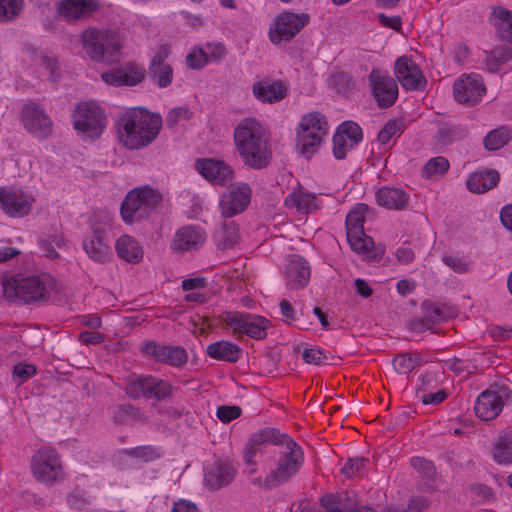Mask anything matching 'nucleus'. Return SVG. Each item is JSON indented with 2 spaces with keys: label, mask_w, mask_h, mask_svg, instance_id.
Masks as SVG:
<instances>
[{
  "label": "nucleus",
  "mask_w": 512,
  "mask_h": 512,
  "mask_svg": "<svg viewBox=\"0 0 512 512\" xmlns=\"http://www.w3.org/2000/svg\"><path fill=\"white\" fill-rule=\"evenodd\" d=\"M236 150L247 167L263 169L272 159L270 140L265 128L253 117L242 119L234 129Z\"/></svg>",
  "instance_id": "obj_1"
},
{
  "label": "nucleus",
  "mask_w": 512,
  "mask_h": 512,
  "mask_svg": "<svg viewBox=\"0 0 512 512\" xmlns=\"http://www.w3.org/2000/svg\"><path fill=\"white\" fill-rule=\"evenodd\" d=\"M159 114L134 107L123 113L117 121L120 142L128 149L139 150L150 145L162 128Z\"/></svg>",
  "instance_id": "obj_2"
},
{
  "label": "nucleus",
  "mask_w": 512,
  "mask_h": 512,
  "mask_svg": "<svg viewBox=\"0 0 512 512\" xmlns=\"http://www.w3.org/2000/svg\"><path fill=\"white\" fill-rule=\"evenodd\" d=\"M55 288L56 280L49 274L14 275L2 280L3 296L9 302H46Z\"/></svg>",
  "instance_id": "obj_3"
},
{
  "label": "nucleus",
  "mask_w": 512,
  "mask_h": 512,
  "mask_svg": "<svg viewBox=\"0 0 512 512\" xmlns=\"http://www.w3.org/2000/svg\"><path fill=\"white\" fill-rule=\"evenodd\" d=\"M304 464V452L292 438L279 447L274 468L264 479V486L271 490L289 482Z\"/></svg>",
  "instance_id": "obj_4"
},
{
  "label": "nucleus",
  "mask_w": 512,
  "mask_h": 512,
  "mask_svg": "<svg viewBox=\"0 0 512 512\" xmlns=\"http://www.w3.org/2000/svg\"><path fill=\"white\" fill-rule=\"evenodd\" d=\"M80 38L87 55L95 62L112 63L120 56L123 41L116 31L89 27Z\"/></svg>",
  "instance_id": "obj_5"
},
{
  "label": "nucleus",
  "mask_w": 512,
  "mask_h": 512,
  "mask_svg": "<svg viewBox=\"0 0 512 512\" xmlns=\"http://www.w3.org/2000/svg\"><path fill=\"white\" fill-rule=\"evenodd\" d=\"M114 226L111 214L106 210L96 211L91 220V233L84 237L82 246L89 257L97 263H107L112 257L109 234Z\"/></svg>",
  "instance_id": "obj_6"
},
{
  "label": "nucleus",
  "mask_w": 512,
  "mask_h": 512,
  "mask_svg": "<svg viewBox=\"0 0 512 512\" xmlns=\"http://www.w3.org/2000/svg\"><path fill=\"white\" fill-rule=\"evenodd\" d=\"M162 201L161 194L152 188H136L125 196L120 213L125 223L131 224L150 216Z\"/></svg>",
  "instance_id": "obj_7"
},
{
  "label": "nucleus",
  "mask_w": 512,
  "mask_h": 512,
  "mask_svg": "<svg viewBox=\"0 0 512 512\" xmlns=\"http://www.w3.org/2000/svg\"><path fill=\"white\" fill-rule=\"evenodd\" d=\"M328 133L325 117L318 112L304 115L299 123L297 146L307 159L314 155Z\"/></svg>",
  "instance_id": "obj_8"
},
{
  "label": "nucleus",
  "mask_w": 512,
  "mask_h": 512,
  "mask_svg": "<svg viewBox=\"0 0 512 512\" xmlns=\"http://www.w3.org/2000/svg\"><path fill=\"white\" fill-rule=\"evenodd\" d=\"M72 120L75 130L90 140L99 138L107 123L103 109L94 101L79 103L73 112Z\"/></svg>",
  "instance_id": "obj_9"
},
{
  "label": "nucleus",
  "mask_w": 512,
  "mask_h": 512,
  "mask_svg": "<svg viewBox=\"0 0 512 512\" xmlns=\"http://www.w3.org/2000/svg\"><path fill=\"white\" fill-rule=\"evenodd\" d=\"M31 471L39 482L49 487L65 477L61 458L51 447H42L33 455Z\"/></svg>",
  "instance_id": "obj_10"
},
{
  "label": "nucleus",
  "mask_w": 512,
  "mask_h": 512,
  "mask_svg": "<svg viewBox=\"0 0 512 512\" xmlns=\"http://www.w3.org/2000/svg\"><path fill=\"white\" fill-rule=\"evenodd\" d=\"M368 206L363 203L353 207L346 217V235L352 248L358 254L369 255L374 247L371 237L364 233L363 225Z\"/></svg>",
  "instance_id": "obj_11"
},
{
  "label": "nucleus",
  "mask_w": 512,
  "mask_h": 512,
  "mask_svg": "<svg viewBox=\"0 0 512 512\" xmlns=\"http://www.w3.org/2000/svg\"><path fill=\"white\" fill-rule=\"evenodd\" d=\"M512 391L502 384H494L480 393L474 405L476 416L484 421L495 419L510 400Z\"/></svg>",
  "instance_id": "obj_12"
},
{
  "label": "nucleus",
  "mask_w": 512,
  "mask_h": 512,
  "mask_svg": "<svg viewBox=\"0 0 512 512\" xmlns=\"http://www.w3.org/2000/svg\"><path fill=\"white\" fill-rule=\"evenodd\" d=\"M309 20L310 17L306 13L290 11L280 13L269 30L270 41L275 45L291 41L309 23Z\"/></svg>",
  "instance_id": "obj_13"
},
{
  "label": "nucleus",
  "mask_w": 512,
  "mask_h": 512,
  "mask_svg": "<svg viewBox=\"0 0 512 512\" xmlns=\"http://www.w3.org/2000/svg\"><path fill=\"white\" fill-rule=\"evenodd\" d=\"M20 121L25 130L38 139L49 137L53 130V122L48 113L42 106L33 101L23 105Z\"/></svg>",
  "instance_id": "obj_14"
},
{
  "label": "nucleus",
  "mask_w": 512,
  "mask_h": 512,
  "mask_svg": "<svg viewBox=\"0 0 512 512\" xmlns=\"http://www.w3.org/2000/svg\"><path fill=\"white\" fill-rule=\"evenodd\" d=\"M125 391L134 399L144 396L160 401L172 394V385L168 381L153 376H139L128 380Z\"/></svg>",
  "instance_id": "obj_15"
},
{
  "label": "nucleus",
  "mask_w": 512,
  "mask_h": 512,
  "mask_svg": "<svg viewBox=\"0 0 512 512\" xmlns=\"http://www.w3.org/2000/svg\"><path fill=\"white\" fill-rule=\"evenodd\" d=\"M368 82L372 95L380 108H389L396 102L398 86L387 71L373 69L368 75Z\"/></svg>",
  "instance_id": "obj_16"
},
{
  "label": "nucleus",
  "mask_w": 512,
  "mask_h": 512,
  "mask_svg": "<svg viewBox=\"0 0 512 512\" xmlns=\"http://www.w3.org/2000/svg\"><path fill=\"white\" fill-rule=\"evenodd\" d=\"M290 438L288 434L281 433L274 427L261 428L251 435L244 450V461L248 465L255 466L254 457L261 452L263 446L271 444L280 447Z\"/></svg>",
  "instance_id": "obj_17"
},
{
  "label": "nucleus",
  "mask_w": 512,
  "mask_h": 512,
  "mask_svg": "<svg viewBox=\"0 0 512 512\" xmlns=\"http://www.w3.org/2000/svg\"><path fill=\"white\" fill-rule=\"evenodd\" d=\"M251 189L248 184L239 182L230 185L220 200L221 214L230 218L242 213L250 203Z\"/></svg>",
  "instance_id": "obj_18"
},
{
  "label": "nucleus",
  "mask_w": 512,
  "mask_h": 512,
  "mask_svg": "<svg viewBox=\"0 0 512 512\" xmlns=\"http://www.w3.org/2000/svg\"><path fill=\"white\" fill-rule=\"evenodd\" d=\"M455 100L460 104L473 106L478 103L486 93L482 77L472 73L463 75L453 85Z\"/></svg>",
  "instance_id": "obj_19"
},
{
  "label": "nucleus",
  "mask_w": 512,
  "mask_h": 512,
  "mask_svg": "<svg viewBox=\"0 0 512 512\" xmlns=\"http://www.w3.org/2000/svg\"><path fill=\"white\" fill-rule=\"evenodd\" d=\"M394 74L405 90H422L427 84V80L419 66L407 56H401L396 60Z\"/></svg>",
  "instance_id": "obj_20"
},
{
  "label": "nucleus",
  "mask_w": 512,
  "mask_h": 512,
  "mask_svg": "<svg viewBox=\"0 0 512 512\" xmlns=\"http://www.w3.org/2000/svg\"><path fill=\"white\" fill-rule=\"evenodd\" d=\"M142 352L157 362L168 364L174 367H181L187 362V353L180 346L161 345L149 341L142 346Z\"/></svg>",
  "instance_id": "obj_21"
},
{
  "label": "nucleus",
  "mask_w": 512,
  "mask_h": 512,
  "mask_svg": "<svg viewBox=\"0 0 512 512\" xmlns=\"http://www.w3.org/2000/svg\"><path fill=\"white\" fill-rule=\"evenodd\" d=\"M99 8L97 0H60L56 3L57 15L67 22L84 20Z\"/></svg>",
  "instance_id": "obj_22"
},
{
  "label": "nucleus",
  "mask_w": 512,
  "mask_h": 512,
  "mask_svg": "<svg viewBox=\"0 0 512 512\" xmlns=\"http://www.w3.org/2000/svg\"><path fill=\"white\" fill-rule=\"evenodd\" d=\"M146 76L144 67L135 63H127L117 69L101 74V79L108 85L115 87L136 86L140 84Z\"/></svg>",
  "instance_id": "obj_23"
},
{
  "label": "nucleus",
  "mask_w": 512,
  "mask_h": 512,
  "mask_svg": "<svg viewBox=\"0 0 512 512\" xmlns=\"http://www.w3.org/2000/svg\"><path fill=\"white\" fill-rule=\"evenodd\" d=\"M196 170L214 185L224 186L232 181L234 171L232 167L222 160L213 158L198 159L195 163Z\"/></svg>",
  "instance_id": "obj_24"
},
{
  "label": "nucleus",
  "mask_w": 512,
  "mask_h": 512,
  "mask_svg": "<svg viewBox=\"0 0 512 512\" xmlns=\"http://www.w3.org/2000/svg\"><path fill=\"white\" fill-rule=\"evenodd\" d=\"M2 209L12 217H23L31 211L34 198L20 189H0Z\"/></svg>",
  "instance_id": "obj_25"
},
{
  "label": "nucleus",
  "mask_w": 512,
  "mask_h": 512,
  "mask_svg": "<svg viewBox=\"0 0 512 512\" xmlns=\"http://www.w3.org/2000/svg\"><path fill=\"white\" fill-rule=\"evenodd\" d=\"M288 92V85L282 80L265 77L252 85L253 96L264 104H275L282 101Z\"/></svg>",
  "instance_id": "obj_26"
},
{
  "label": "nucleus",
  "mask_w": 512,
  "mask_h": 512,
  "mask_svg": "<svg viewBox=\"0 0 512 512\" xmlns=\"http://www.w3.org/2000/svg\"><path fill=\"white\" fill-rule=\"evenodd\" d=\"M206 237L205 231L199 226H183L174 235L172 249L180 253L197 250L203 246Z\"/></svg>",
  "instance_id": "obj_27"
},
{
  "label": "nucleus",
  "mask_w": 512,
  "mask_h": 512,
  "mask_svg": "<svg viewBox=\"0 0 512 512\" xmlns=\"http://www.w3.org/2000/svg\"><path fill=\"white\" fill-rule=\"evenodd\" d=\"M286 285L291 289L304 288L310 279L308 262L299 255H292L285 267Z\"/></svg>",
  "instance_id": "obj_28"
},
{
  "label": "nucleus",
  "mask_w": 512,
  "mask_h": 512,
  "mask_svg": "<svg viewBox=\"0 0 512 512\" xmlns=\"http://www.w3.org/2000/svg\"><path fill=\"white\" fill-rule=\"evenodd\" d=\"M422 312L421 318L414 319L410 323L411 329L417 332L432 330L436 323L447 318L444 306L436 302L425 301L422 304Z\"/></svg>",
  "instance_id": "obj_29"
},
{
  "label": "nucleus",
  "mask_w": 512,
  "mask_h": 512,
  "mask_svg": "<svg viewBox=\"0 0 512 512\" xmlns=\"http://www.w3.org/2000/svg\"><path fill=\"white\" fill-rule=\"evenodd\" d=\"M236 468L233 464L217 460L205 475L206 485L213 490H218L229 485L236 476Z\"/></svg>",
  "instance_id": "obj_30"
},
{
  "label": "nucleus",
  "mask_w": 512,
  "mask_h": 512,
  "mask_svg": "<svg viewBox=\"0 0 512 512\" xmlns=\"http://www.w3.org/2000/svg\"><path fill=\"white\" fill-rule=\"evenodd\" d=\"M168 49L161 47L153 57L149 68L150 76L155 79L161 88L169 86L173 79V69L165 62Z\"/></svg>",
  "instance_id": "obj_31"
},
{
  "label": "nucleus",
  "mask_w": 512,
  "mask_h": 512,
  "mask_svg": "<svg viewBox=\"0 0 512 512\" xmlns=\"http://www.w3.org/2000/svg\"><path fill=\"white\" fill-rule=\"evenodd\" d=\"M375 197L378 205L391 210H403L409 203V195L400 188L382 187Z\"/></svg>",
  "instance_id": "obj_32"
},
{
  "label": "nucleus",
  "mask_w": 512,
  "mask_h": 512,
  "mask_svg": "<svg viewBox=\"0 0 512 512\" xmlns=\"http://www.w3.org/2000/svg\"><path fill=\"white\" fill-rule=\"evenodd\" d=\"M499 180L497 171L484 169L472 173L466 181V186L472 193H485L497 186Z\"/></svg>",
  "instance_id": "obj_33"
},
{
  "label": "nucleus",
  "mask_w": 512,
  "mask_h": 512,
  "mask_svg": "<svg viewBox=\"0 0 512 512\" xmlns=\"http://www.w3.org/2000/svg\"><path fill=\"white\" fill-rule=\"evenodd\" d=\"M117 256L129 263H139L143 258V249L130 235H122L115 242Z\"/></svg>",
  "instance_id": "obj_34"
},
{
  "label": "nucleus",
  "mask_w": 512,
  "mask_h": 512,
  "mask_svg": "<svg viewBox=\"0 0 512 512\" xmlns=\"http://www.w3.org/2000/svg\"><path fill=\"white\" fill-rule=\"evenodd\" d=\"M207 354L216 360L235 363L241 356V348L229 341H217L211 343L206 348Z\"/></svg>",
  "instance_id": "obj_35"
},
{
  "label": "nucleus",
  "mask_w": 512,
  "mask_h": 512,
  "mask_svg": "<svg viewBox=\"0 0 512 512\" xmlns=\"http://www.w3.org/2000/svg\"><path fill=\"white\" fill-rule=\"evenodd\" d=\"M492 17L497 35L502 40L512 43V11L497 7L493 9Z\"/></svg>",
  "instance_id": "obj_36"
},
{
  "label": "nucleus",
  "mask_w": 512,
  "mask_h": 512,
  "mask_svg": "<svg viewBox=\"0 0 512 512\" xmlns=\"http://www.w3.org/2000/svg\"><path fill=\"white\" fill-rule=\"evenodd\" d=\"M285 204L289 207H295L300 213H309L316 209V197L307 192H293L286 199Z\"/></svg>",
  "instance_id": "obj_37"
},
{
  "label": "nucleus",
  "mask_w": 512,
  "mask_h": 512,
  "mask_svg": "<svg viewBox=\"0 0 512 512\" xmlns=\"http://www.w3.org/2000/svg\"><path fill=\"white\" fill-rule=\"evenodd\" d=\"M492 456L498 464L512 463V434L500 436L495 442Z\"/></svg>",
  "instance_id": "obj_38"
},
{
  "label": "nucleus",
  "mask_w": 512,
  "mask_h": 512,
  "mask_svg": "<svg viewBox=\"0 0 512 512\" xmlns=\"http://www.w3.org/2000/svg\"><path fill=\"white\" fill-rule=\"evenodd\" d=\"M449 161L443 156L429 159L421 170V176L425 179L438 178L445 175L449 170Z\"/></svg>",
  "instance_id": "obj_39"
},
{
  "label": "nucleus",
  "mask_w": 512,
  "mask_h": 512,
  "mask_svg": "<svg viewBox=\"0 0 512 512\" xmlns=\"http://www.w3.org/2000/svg\"><path fill=\"white\" fill-rule=\"evenodd\" d=\"M240 238L239 227L233 221L224 222L217 233L218 244L222 249L233 248Z\"/></svg>",
  "instance_id": "obj_40"
},
{
  "label": "nucleus",
  "mask_w": 512,
  "mask_h": 512,
  "mask_svg": "<svg viewBox=\"0 0 512 512\" xmlns=\"http://www.w3.org/2000/svg\"><path fill=\"white\" fill-rule=\"evenodd\" d=\"M422 388L423 392L427 391L426 385L435 381V377L433 374H426L422 377ZM418 397L424 405H437L442 403L447 398V393L444 389H439L436 392L432 393H422L418 392Z\"/></svg>",
  "instance_id": "obj_41"
},
{
  "label": "nucleus",
  "mask_w": 512,
  "mask_h": 512,
  "mask_svg": "<svg viewBox=\"0 0 512 512\" xmlns=\"http://www.w3.org/2000/svg\"><path fill=\"white\" fill-rule=\"evenodd\" d=\"M268 326L269 321L266 318L251 314L244 334L254 339H263L267 335Z\"/></svg>",
  "instance_id": "obj_42"
},
{
  "label": "nucleus",
  "mask_w": 512,
  "mask_h": 512,
  "mask_svg": "<svg viewBox=\"0 0 512 512\" xmlns=\"http://www.w3.org/2000/svg\"><path fill=\"white\" fill-rule=\"evenodd\" d=\"M510 139L509 130L505 127H501L491 131L484 138V147L487 150L494 151L498 150L508 143Z\"/></svg>",
  "instance_id": "obj_43"
},
{
  "label": "nucleus",
  "mask_w": 512,
  "mask_h": 512,
  "mask_svg": "<svg viewBox=\"0 0 512 512\" xmlns=\"http://www.w3.org/2000/svg\"><path fill=\"white\" fill-rule=\"evenodd\" d=\"M250 313L228 312L223 318V323L233 330L234 334H244Z\"/></svg>",
  "instance_id": "obj_44"
},
{
  "label": "nucleus",
  "mask_w": 512,
  "mask_h": 512,
  "mask_svg": "<svg viewBox=\"0 0 512 512\" xmlns=\"http://www.w3.org/2000/svg\"><path fill=\"white\" fill-rule=\"evenodd\" d=\"M23 9V0H0V23L14 20Z\"/></svg>",
  "instance_id": "obj_45"
},
{
  "label": "nucleus",
  "mask_w": 512,
  "mask_h": 512,
  "mask_svg": "<svg viewBox=\"0 0 512 512\" xmlns=\"http://www.w3.org/2000/svg\"><path fill=\"white\" fill-rule=\"evenodd\" d=\"M419 364L417 355L399 354L393 360L394 369L400 374L410 373Z\"/></svg>",
  "instance_id": "obj_46"
},
{
  "label": "nucleus",
  "mask_w": 512,
  "mask_h": 512,
  "mask_svg": "<svg viewBox=\"0 0 512 512\" xmlns=\"http://www.w3.org/2000/svg\"><path fill=\"white\" fill-rule=\"evenodd\" d=\"M337 134L344 135L352 144H358L362 140V130L360 126L352 121L343 122L338 128Z\"/></svg>",
  "instance_id": "obj_47"
},
{
  "label": "nucleus",
  "mask_w": 512,
  "mask_h": 512,
  "mask_svg": "<svg viewBox=\"0 0 512 512\" xmlns=\"http://www.w3.org/2000/svg\"><path fill=\"white\" fill-rule=\"evenodd\" d=\"M442 261L450 269L459 274L467 273L470 270L469 262L462 256L444 254L442 256Z\"/></svg>",
  "instance_id": "obj_48"
},
{
  "label": "nucleus",
  "mask_w": 512,
  "mask_h": 512,
  "mask_svg": "<svg viewBox=\"0 0 512 512\" xmlns=\"http://www.w3.org/2000/svg\"><path fill=\"white\" fill-rule=\"evenodd\" d=\"M356 145L357 144H352L344 135L336 133L333 137V154L339 160L344 159L347 152L352 150Z\"/></svg>",
  "instance_id": "obj_49"
},
{
  "label": "nucleus",
  "mask_w": 512,
  "mask_h": 512,
  "mask_svg": "<svg viewBox=\"0 0 512 512\" xmlns=\"http://www.w3.org/2000/svg\"><path fill=\"white\" fill-rule=\"evenodd\" d=\"M411 465L418 473L422 474V476L427 479L432 478L436 473L434 464L421 457H413L411 459Z\"/></svg>",
  "instance_id": "obj_50"
},
{
  "label": "nucleus",
  "mask_w": 512,
  "mask_h": 512,
  "mask_svg": "<svg viewBox=\"0 0 512 512\" xmlns=\"http://www.w3.org/2000/svg\"><path fill=\"white\" fill-rule=\"evenodd\" d=\"M401 134V124L397 121H389L378 134V140L382 144H388L390 140Z\"/></svg>",
  "instance_id": "obj_51"
},
{
  "label": "nucleus",
  "mask_w": 512,
  "mask_h": 512,
  "mask_svg": "<svg viewBox=\"0 0 512 512\" xmlns=\"http://www.w3.org/2000/svg\"><path fill=\"white\" fill-rule=\"evenodd\" d=\"M367 461L364 457L349 459L343 466L342 473L349 478L356 477L360 475Z\"/></svg>",
  "instance_id": "obj_52"
},
{
  "label": "nucleus",
  "mask_w": 512,
  "mask_h": 512,
  "mask_svg": "<svg viewBox=\"0 0 512 512\" xmlns=\"http://www.w3.org/2000/svg\"><path fill=\"white\" fill-rule=\"evenodd\" d=\"M193 113L187 107H176L170 110L166 116V124L168 127L173 128L179 120H189L192 118Z\"/></svg>",
  "instance_id": "obj_53"
},
{
  "label": "nucleus",
  "mask_w": 512,
  "mask_h": 512,
  "mask_svg": "<svg viewBox=\"0 0 512 512\" xmlns=\"http://www.w3.org/2000/svg\"><path fill=\"white\" fill-rule=\"evenodd\" d=\"M36 374V367L30 364L19 363L14 366L13 377L19 384Z\"/></svg>",
  "instance_id": "obj_54"
},
{
  "label": "nucleus",
  "mask_w": 512,
  "mask_h": 512,
  "mask_svg": "<svg viewBox=\"0 0 512 512\" xmlns=\"http://www.w3.org/2000/svg\"><path fill=\"white\" fill-rule=\"evenodd\" d=\"M431 500L422 495H415L409 498L407 510L403 512H421L430 507Z\"/></svg>",
  "instance_id": "obj_55"
},
{
  "label": "nucleus",
  "mask_w": 512,
  "mask_h": 512,
  "mask_svg": "<svg viewBox=\"0 0 512 512\" xmlns=\"http://www.w3.org/2000/svg\"><path fill=\"white\" fill-rule=\"evenodd\" d=\"M186 63L192 69H200L207 63V55L202 49H195L187 55Z\"/></svg>",
  "instance_id": "obj_56"
},
{
  "label": "nucleus",
  "mask_w": 512,
  "mask_h": 512,
  "mask_svg": "<svg viewBox=\"0 0 512 512\" xmlns=\"http://www.w3.org/2000/svg\"><path fill=\"white\" fill-rule=\"evenodd\" d=\"M241 414V409L238 406H220L217 408L216 415L223 423H229L238 418Z\"/></svg>",
  "instance_id": "obj_57"
},
{
  "label": "nucleus",
  "mask_w": 512,
  "mask_h": 512,
  "mask_svg": "<svg viewBox=\"0 0 512 512\" xmlns=\"http://www.w3.org/2000/svg\"><path fill=\"white\" fill-rule=\"evenodd\" d=\"M303 359L308 364L319 365L324 360H326V356L324 355L323 351L320 349L309 348V349L304 350Z\"/></svg>",
  "instance_id": "obj_58"
},
{
  "label": "nucleus",
  "mask_w": 512,
  "mask_h": 512,
  "mask_svg": "<svg viewBox=\"0 0 512 512\" xmlns=\"http://www.w3.org/2000/svg\"><path fill=\"white\" fill-rule=\"evenodd\" d=\"M39 60L44 68L49 72L51 78H55L58 72V61L55 57L40 53Z\"/></svg>",
  "instance_id": "obj_59"
},
{
  "label": "nucleus",
  "mask_w": 512,
  "mask_h": 512,
  "mask_svg": "<svg viewBox=\"0 0 512 512\" xmlns=\"http://www.w3.org/2000/svg\"><path fill=\"white\" fill-rule=\"evenodd\" d=\"M279 308L282 316L285 317V321L287 323H293L299 320L297 318V313L295 309L288 300L283 299L279 304Z\"/></svg>",
  "instance_id": "obj_60"
},
{
  "label": "nucleus",
  "mask_w": 512,
  "mask_h": 512,
  "mask_svg": "<svg viewBox=\"0 0 512 512\" xmlns=\"http://www.w3.org/2000/svg\"><path fill=\"white\" fill-rule=\"evenodd\" d=\"M470 55V50L466 44L458 43L453 48L454 61L462 65Z\"/></svg>",
  "instance_id": "obj_61"
},
{
  "label": "nucleus",
  "mask_w": 512,
  "mask_h": 512,
  "mask_svg": "<svg viewBox=\"0 0 512 512\" xmlns=\"http://www.w3.org/2000/svg\"><path fill=\"white\" fill-rule=\"evenodd\" d=\"M378 20L379 22L385 26V27H388V28H391L393 30H400L401 28V19L400 17L398 16H386L385 14H378Z\"/></svg>",
  "instance_id": "obj_62"
},
{
  "label": "nucleus",
  "mask_w": 512,
  "mask_h": 512,
  "mask_svg": "<svg viewBox=\"0 0 512 512\" xmlns=\"http://www.w3.org/2000/svg\"><path fill=\"white\" fill-rule=\"evenodd\" d=\"M79 340L86 345L98 344L103 341V336L95 331H83L79 334Z\"/></svg>",
  "instance_id": "obj_63"
},
{
  "label": "nucleus",
  "mask_w": 512,
  "mask_h": 512,
  "mask_svg": "<svg viewBox=\"0 0 512 512\" xmlns=\"http://www.w3.org/2000/svg\"><path fill=\"white\" fill-rule=\"evenodd\" d=\"M500 219L505 228L512 231V204L502 208Z\"/></svg>",
  "instance_id": "obj_64"
}]
</instances>
